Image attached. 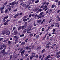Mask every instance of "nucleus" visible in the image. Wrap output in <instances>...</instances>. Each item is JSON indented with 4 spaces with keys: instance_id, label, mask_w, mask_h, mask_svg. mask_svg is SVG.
Instances as JSON below:
<instances>
[{
    "instance_id": "obj_52",
    "label": "nucleus",
    "mask_w": 60,
    "mask_h": 60,
    "mask_svg": "<svg viewBox=\"0 0 60 60\" xmlns=\"http://www.w3.org/2000/svg\"><path fill=\"white\" fill-rule=\"evenodd\" d=\"M28 40V38H27L26 39V40L25 41V42H26L27 41V40Z\"/></svg>"
},
{
    "instance_id": "obj_10",
    "label": "nucleus",
    "mask_w": 60,
    "mask_h": 60,
    "mask_svg": "<svg viewBox=\"0 0 60 60\" xmlns=\"http://www.w3.org/2000/svg\"><path fill=\"white\" fill-rule=\"evenodd\" d=\"M8 17H9V16H8L5 17H4L3 19V20H4L5 19H8Z\"/></svg>"
},
{
    "instance_id": "obj_59",
    "label": "nucleus",
    "mask_w": 60,
    "mask_h": 60,
    "mask_svg": "<svg viewBox=\"0 0 60 60\" xmlns=\"http://www.w3.org/2000/svg\"><path fill=\"white\" fill-rule=\"evenodd\" d=\"M7 40H5L3 41V42H6V41H7Z\"/></svg>"
},
{
    "instance_id": "obj_13",
    "label": "nucleus",
    "mask_w": 60,
    "mask_h": 60,
    "mask_svg": "<svg viewBox=\"0 0 60 60\" xmlns=\"http://www.w3.org/2000/svg\"><path fill=\"white\" fill-rule=\"evenodd\" d=\"M41 21H42V20L40 19L38 20L37 21V22H38V23H40Z\"/></svg>"
},
{
    "instance_id": "obj_33",
    "label": "nucleus",
    "mask_w": 60,
    "mask_h": 60,
    "mask_svg": "<svg viewBox=\"0 0 60 60\" xmlns=\"http://www.w3.org/2000/svg\"><path fill=\"white\" fill-rule=\"evenodd\" d=\"M33 56H30V60H31V59H33Z\"/></svg>"
},
{
    "instance_id": "obj_50",
    "label": "nucleus",
    "mask_w": 60,
    "mask_h": 60,
    "mask_svg": "<svg viewBox=\"0 0 60 60\" xmlns=\"http://www.w3.org/2000/svg\"><path fill=\"white\" fill-rule=\"evenodd\" d=\"M24 34H22L20 35V37H24Z\"/></svg>"
},
{
    "instance_id": "obj_9",
    "label": "nucleus",
    "mask_w": 60,
    "mask_h": 60,
    "mask_svg": "<svg viewBox=\"0 0 60 60\" xmlns=\"http://www.w3.org/2000/svg\"><path fill=\"white\" fill-rule=\"evenodd\" d=\"M32 56L34 58L35 57V53H33L32 54Z\"/></svg>"
},
{
    "instance_id": "obj_58",
    "label": "nucleus",
    "mask_w": 60,
    "mask_h": 60,
    "mask_svg": "<svg viewBox=\"0 0 60 60\" xmlns=\"http://www.w3.org/2000/svg\"><path fill=\"white\" fill-rule=\"evenodd\" d=\"M13 30H15V29H16V27L15 26H14L13 28Z\"/></svg>"
},
{
    "instance_id": "obj_5",
    "label": "nucleus",
    "mask_w": 60,
    "mask_h": 60,
    "mask_svg": "<svg viewBox=\"0 0 60 60\" xmlns=\"http://www.w3.org/2000/svg\"><path fill=\"white\" fill-rule=\"evenodd\" d=\"M5 49H6V48H4L2 51L1 52H1V54H2V53H4L5 52Z\"/></svg>"
},
{
    "instance_id": "obj_7",
    "label": "nucleus",
    "mask_w": 60,
    "mask_h": 60,
    "mask_svg": "<svg viewBox=\"0 0 60 60\" xmlns=\"http://www.w3.org/2000/svg\"><path fill=\"white\" fill-rule=\"evenodd\" d=\"M5 7V6H4V5H3V6L1 7V8H0V11H1V10H3L4 9Z\"/></svg>"
},
{
    "instance_id": "obj_41",
    "label": "nucleus",
    "mask_w": 60,
    "mask_h": 60,
    "mask_svg": "<svg viewBox=\"0 0 60 60\" xmlns=\"http://www.w3.org/2000/svg\"><path fill=\"white\" fill-rule=\"evenodd\" d=\"M26 4H23L22 5V6H23V7H26Z\"/></svg>"
},
{
    "instance_id": "obj_2",
    "label": "nucleus",
    "mask_w": 60,
    "mask_h": 60,
    "mask_svg": "<svg viewBox=\"0 0 60 60\" xmlns=\"http://www.w3.org/2000/svg\"><path fill=\"white\" fill-rule=\"evenodd\" d=\"M25 52V50H23L21 52V56H23V55L24 54Z\"/></svg>"
},
{
    "instance_id": "obj_30",
    "label": "nucleus",
    "mask_w": 60,
    "mask_h": 60,
    "mask_svg": "<svg viewBox=\"0 0 60 60\" xmlns=\"http://www.w3.org/2000/svg\"><path fill=\"white\" fill-rule=\"evenodd\" d=\"M42 56V55H39V56L38 57L39 58H41V57Z\"/></svg>"
},
{
    "instance_id": "obj_32",
    "label": "nucleus",
    "mask_w": 60,
    "mask_h": 60,
    "mask_svg": "<svg viewBox=\"0 0 60 60\" xmlns=\"http://www.w3.org/2000/svg\"><path fill=\"white\" fill-rule=\"evenodd\" d=\"M33 25L34 26H36V24H35V22H34L33 23Z\"/></svg>"
},
{
    "instance_id": "obj_61",
    "label": "nucleus",
    "mask_w": 60,
    "mask_h": 60,
    "mask_svg": "<svg viewBox=\"0 0 60 60\" xmlns=\"http://www.w3.org/2000/svg\"><path fill=\"white\" fill-rule=\"evenodd\" d=\"M3 39V38H0V42L1 41V40H2Z\"/></svg>"
},
{
    "instance_id": "obj_46",
    "label": "nucleus",
    "mask_w": 60,
    "mask_h": 60,
    "mask_svg": "<svg viewBox=\"0 0 60 60\" xmlns=\"http://www.w3.org/2000/svg\"><path fill=\"white\" fill-rule=\"evenodd\" d=\"M37 15L36 14L35 15L34 17V18H35V19H36V17H37Z\"/></svg>"
},
{
    "instance_id": "obj_51",
    "label": "nucleus",
    "mask_w": 60,
    "mask_h": 60,
    "mask_svg": "<svg viewBox=\"0 0 60 60\" xmlns=\"http://www.w3.org/2000/svg\"><path fill=\"white\" fill-rule=\"evenodd\" d=\"M49 35H48V36H47L46 39H49Z\"/></svg>"
},
{
    "instance_id": "obj_34",
    "label": "nucleus",
    "mask_w": 60,
    "mask_h": 60,
    "mask_svg": "<svg viewBox=\"0 0 60 60\" xmlns=\"http://www.w3.org/2000/svg\"><path fill=\"white\" fill-rule=\"evenodd\" d=\"M60 11V9H58V10H57V13H59V12Z\"/></svg>"
},
{
    "instance_id": "obj_48",
    "label": "nucleus",
    "mask_w": 60,
    "mask_h": 60,
    "mask_svg": "<svg viewBox=\"0 0 60 60\" xmlns=\"http://www.w3.org/2000/svg\"><path fill=\"white\" fill-rule=\"evenodd\" d=\"M39 10V11H40V12L41 11H42V9L41 8Z\"/></svg>"
},
{
    "instance_id": "obj_63",
    "label": "nucleus",
    "mask_w": 60,
    "mask_h": 60,
    "mask_svg": "<svg viewBox=\"0 0 60 60\" xmlns=\"http://www.w3.org/2000/svg\"><path fill=\"white\" fill-rule=\"evenodd\" d=\"M49 47V45H48V46H46V48H48Z\"/></svg>"
},
{
    "instance_id": "obj_64",
    "label": "nucleus",
    "mask_w": 60,
    "mask_h": 60,
    "mask_svg": "<svg viewBox=\"0 0 60 60\" xmlns=\"http://www.w3.org/2000/svg\"><path fill=\"white\" fill-rule=\"evenodd\" d=\"M58 21H60V17L59 18H58Z\"/></svg>"
},
{
    "instance_id": "obj_62",
    "label": "nucleus",
    "mask_w": 60,
    "mask_h": 60,
    "mask_svg": "<svg viewBox=\"0 0 60 60\" xmlns=\"http://www.w3.org/2000/svg\"><path fill=\"white\" fill-rule=\"evenodd\" d=\"M38 55H36V58H38Z\"/></svg>"
},
{
    "instance_id": "obj_18",
    "label": "nucleus",
    "mask_w": 60,
    "mask_h": 60,
    "mask_svg": "<svg viewBox=\"0 0 60 60\" xmlns=\"http://www.w3.org/2000/svg\"><path fill=\"white\" fill-rule=\"evenodd\" d=\"M47 8V6H46V5H45L44 7L43 8V10H45L46 8Z\"/></svg>"
},
{
    "instance_id": "obj_15",
    "label": "nucleus",
    "mask_w": 60,
    "mask_h": 60,
    "mask_svg": "<svg viewBox=\"0 0 60 60\" xmlns=\"http://www.w3.org/2000/svg\"><path fill=\"white\" fill-rule=\"evenodd\" d=\"M8 9L7 8L5 10V13H7V12H8Z\"/></svg>"
},
{
    "instance_id": "obj_24",
    "label": "nucleus",
    "mask_w": 60,
    "mask_h": 60,
    "mask_svg": "<svg viewBox=\"0 0 60 60\" xmlns=\"http://www.w3.org/2000/svg\"><path fill=\"white\" fill-rule=\"evenodd\" d=\"M59 54H60V51H59V52H56V55H59Z\"/></svg>"
},
{
    "instance_id": "obj_16",
    "label": "nucleus",
    "mask_w": 60,
    "mask_h": 60,
    "mask_svg": "<svg viewBox=\"0 0 60 60\" xmlns=\"http://www.w3.org/2000/svg\"><path fill=\"white\" fill-rule=\"evenodd\" d=\"M8 3V1H6V2L3 5L4 6L5 5H6V4H7Z\"/></svg>"
},
{
    "instance_id": "obj_19",
    "label": "nucleus",
    "mask_w": 60,
    "mask_h": 60,
    "mask_svg": "<svg viewBox=\"0 0 60 60\" xmlns=\"http://www.w3.org/2000/svg\"><path fill=\"white\" fill-rule=\"evenodd\" d=\"M57 25H58V23H55L54 25L55 27H56L57 26Z\"/></svg>"
},
{
    "instance_id": "obj_14",
    "label": "nucleus",
    "mask_w": 60,
    "mask_h": 60,
    "mask_svg": "<svg viewBox=\"0 0 60 60\" xmlns=\"http://www.w3.org/2000/svg\"><path fill=\"white\" fill-rule=\"evenodd\" d=\"M45 49H44L41 52L42 53H44V52H45Z\"/></svg>"
},
{
    "instance_id": "obj_25",
    "label": "nucleus",
    "mask_w": 60,
    "mask_h": 60,
    "mask_svg": "<svg viewBox=\"0 0 60 60\" xmlns=\"http://www.w3.org/2000/svg\"><path fill=\"white\" fill-rule=\"evenodd\" d=\"M3 49V48L2 47V45H0V50L2 49Z\"/></svg>"
},
{
    "instance_id": "obj_45",
    "label": "nucleus",
    "mask_w": 60,
    "mask_h": 60,
    "mask_svg": "<svg viewBox=\"0 0 60 60\" xmlns=\"http://www.w3.org/2000/svg\"><path fill=\"white\" fill-rule=\"evenodd\" d=\"M8 10L9 11H8V12L9 11H10L11 10V8H8Z\"/></svg>"
},
{
    "instance_id": "obj_38",
    "label": "nucleus",
    "mask_w": 60,
    "mask_h": 60,
    "mask_svg": "<svg viewBox=\"0 0 60 60\" xmlns=\"http://www.w3.org/2000/svg\"><path fill=\"white\" fill-rule=\"evenodd\" d=\"M49 12L50 13H52V9H50V10L49 11Z\"/></svg>"
},
{
    "instance_id": "obj_43",
    "label": "nucleus",
    "mask_w": 60,
    "mask_h": 60,
    "mask_svg": "<svg viewBox=\"0 0 60 60\" xmlns=\"http://www.w3.org/2000/svg\"><path fill=\"white\" fill-rule=\"evenodd\" d=\"M1 13H4V10H1Z\"/></svg>"
},
{
    "instance_id": "obj_3",
    "label": "nucleus",
    "mask_w": 60,
    "mask_h": 60,
    "mask_svg": "<svg viewBox=\"0 0 60 60\" xmlns=\"http://www.w3.org/2000/svg\"><path fill=\"white\" fill-rule=\"evenodd\" d=\"M10 33H11L10 31L8 30L6 33V35H9V34H10Z\"/></svg>"
},
{
    "instance_id": "obj_8",
    "label": "nucleus",
    "mask_w": 60,
    "mask_h": 60,
    "mask_svg": "<svg viewBox=\"0 0 60 60\" xmlns=\"http://www.w3.org/2000/svg\"><path fill=\"white\" fill-rule=\"evenodd\" d=\"M6 31L5 30H4L2 32V34L3 35H4L5 34V33H6Z\"/></svg>"
},
{
    "instance_id": "obj_36",
    "label": "nucleus",
    "mask_w": 60,
    "mask_h": 60,
    "mask_svg": "<svg viewBox=\"0 0 60 60\" xmlns=\"http://www.w3.org/2000/svg\"><path fill=\"white\" fill-rule=\"evenodd\" d=\"M58 5L59 6H60V0L59 2L58 3Z\"/></svg>"
},
{
    "instance_id": "obj_22",
    "label": "nucleus",
    "mask_w": 60,
    "mask_h": 60,
    "mask_svg": "<svg viewBox=\"0 0 60 60\" xmlns=\"http://www.w3.org/2000/svg\"><path fill=\"white\" fill-rule=\"evenodd\" d=\"M2 46V48H3V47L4 48H5V47L6 46H5V44H3Z\"/></svg>"
},
{
    "instance_id": "obj_1",
    "label": "nucleus",
    "mask_w": 60,
    "mask_h": 60,
    "mask_svg": "<svg viewBox=\"0 0 60 60\" xmlns=\"http://www.w3.org/2000/svg\"><path fill=\"white\" fill-rule=\"evenodd\" d=\"M19 4V2L17 1V2L16 1L15 2L14 1L12 3H9V4L7 5V6H10L11 5H15V4L17 5L18 4Z\"/></svg>"
},
{
    "instance_id": "obj_37",
    "label": "nucleus",
    "mask_w": 60,
    "mask_h": 60,
    "mask_svg": "<svg viewBox=\"0 0 60 60\" xmlns=\"http://www.w3.org/2000/svg\"><path fill=\"white\" fill-rule=\"evenodd\" d=\"M46 57H47V58L48 59H49V58H50V55H49Z\"/></svg>"
},
{
    "instance_id": "obj_27",
    "label": "nucleus",
    "mask_w": 60,
    "mask_h": 60,
    "mask_svg": "<svg viewBox=\"0 0 60 60\" xmlns=\"http://www.w3.org/2000/svg\"><path fill=\"white\" fill-rule=\"evenodd\" d=\"M8 22H5L4 23V25H8Z\"/></svg>"
},
{
    "instance_id": "obj_55",
    "label": "nucleus",
    "mask_w": 60,
    "mask_h": 60,
    "mask_svg": "<svg viewBox=\"0 0 60 60\" xmlns=\"http://www.w3.org/2000/svg\"><path fill=\"white\" fill-rule=\"evenodd\" d=\"M44 14V13L43 12H42L40 14V15H42V14Z\"/></svg>"
},
{
    "instance_id": "obj_39",
    "label": "nucleus",
    "mask_w": 60,
    "mask_h": 60,
    "mask_svg": "<svg viewBox=\"0 0 60 60\" xmlns=\"http://www.w3.org/2000/svg\"><path fill=\"white\" fill-rule=\"evenodd\" d=\"M17 37H18V36H15L14 37V39H16V38H17Z\"/></svg>"
},
{
    "instance_id": "obj_23",
    "label": "nucleus",
    "mask_w": 60,
    "mask_h": 60,
    "mask_svg": "<svg viewBox=\"0 0 60 60\" xmlns=\"http://www.w3.org/2000/svg\"><path fill=\"white\" fill-rule=\"evenodd\" d=\"M27 19H23V21H24V22H25L26 21H27Z\"/></svg>"
},
{
    "instance_id": "obj_21",
    "label": "nucleus",
    "mask_w": 60,
    "mask_h": 60,
    "mask_svg": "<svg viewBox=\"0 0 60 60\" xmlns=\"http://www.w3.org/2000/svg\"><path fill=\"white\" fill-rule=\"evenodd\" d=\"M13 56L12 55H11L10 56V57L9 60H11V58H12V57Z\"/></svg>"
},
{
    "instance_id": "obj_53",
    "label": "nucleus",
    "mask_w": 60,
    "mask_h": 60,
    "mask_svg": "<svg viewBox=\"0 0 60 60\" xmlns=\"http://www.w3.org/2000/svg\"><path fill=\"white\" fill-rule=\"evenodd\" d=\"M55 1L56 3H58L59 2V0H55Z\"/></svg>"
},
{
    "instance_id": "obj_60",
    "label": "nucleus",
    "mask_w": 60,
    "mask_h": 60,
    "mask_svg": "<svg viewBox=\"0 0 60 60\" xmlns=\"http://www.w3.org/2000/svg\"><path fill=\"white\" fill-rule=\"evenodd\" d=\"M13 58H14V59L15 60V59H16V58H17V57L15 56H14L13 57Z\"/></svg>"
},
{
    "instance_id": "obj_26",
    "label": "nucleus",
    "mask_w": 60,
    "mask_h": 60,
    "mask_svg": "<svg viewBox=\"0 0 60 60\" xmlns=\"http://www.w3.org/2000/svg\"><path fill=\"white\" fill-rule=\"evenodd\" d=\"M19 13H18L17 14H16L15 15V17H17V16H19Z\"/></svg>"
},
{
    "instance_id": "obj_56",
    "label": "nucleus",
    "mask_w": 60,
    "mask_h": 60,
    "mask_svg": "<svg viewBox=\"0 0 60 60\" xmlns=\"http://www.w3.org/2000/svg\"><path fill=\"white\" fill-rule=\"evenodd\" d=\"M56 30L55 29H53L52 30V32H55Z\"/></svg>"
},
{
    "instance_id": "obj_4",
    "label": "nucleus",
    "mask_w": 60,
    "mask_h": 60,
    "mask_svg": "<svg viewBox=\"0 0 60 60\" xmlns=\"http://www.w3.org/2000/svg\"><path fill=\"white\" fill-rule=\"evenodd\" d=\"M18 34V31L17 30H15L14 32V35H16Z\"/></svg>"
},
{
    "instance_id": "obj_47",
    "label": "nucleus",
    "mask_w": 60,
    "mask_h": 60,
    "mask_svg": "<svg viewBox=\"0 0 60 60\" xmlns=\"http://www.w3.org/2000/svg\"><path fill=\"white\" fill-rule=\"evenodd\" d=\"M49 4V3H48V2L47 3L46 2V4H45V5H48Z\"/></svg>"
},
{
    "instance_id": "obj_17",
    "label": "nucleus",
    "mask_w": 60,
    "mask_h": 60,
    "mask_svg": "<svg viewBox=\"0 0 60 60\" xmlns=\"http://www.w3.org/2000/svg\"><path fill=\"white\" fill-rule=\"evenodd\" d=\"M25 42H23L21 43V45H24L25 44Z\"/></svg>"
},
{
    "instance_id": "obj_20",
    "label": "nucleus",
    "mask_w": 60,
    "mask_h": 60,
    "mask_svg": "<svg viewBox=\"0 0 60 60\" xmlns=\"http://www.w3.org/2000/svg\"><path fill=\"white\" fill-rule=\"evenodd\" d=\"M27 33H28L29 34H30V33H31V32H30V30H27Z\"/></svg>"
},
{
    "instance_id": "obj_28",
    "label": "nucleus",
    "mask_w": 60,
    "mask_h": 60,
    "mask_svg": "<svg viewBox=\"0 0 60 60\" xmlns=\"http://www.w3.org/2000/svg\"><path fill=\"white\" fill-rule=\"evenodd\" d=\"M38 2H39V0H38L36 1L35 2V3H36V4H37V3H38Z\"/></svg>"
},
{
    "instance_id": "obj_31",
    "label": "nucleus",
    "mask_w": 60,
    "mask_h": 60,
    "mask_svg": "<svg viewBox=\"0 0 60 60\" xmlns=\"http://www.w3.org/2000/svg\"><path fill=\"white\" fill-rule=\"evenodd\" d=\"M18 30H19L21 29V26L18 27Z\"/></svg>"
},
{
    "instance_id": "obj_54",
    "label": "nucleus",
    "mask_w": 60,
    "mask_h": 60,
    "mask_svg": "<svg viewBox=\"0 0 60 60\" xmlns=\"http://www.w3.org/2000/svg\"><path fill=\"white\" fill-rule=\"evenodd\" d=\"M42 31H45V29L44 28H42V29L41 30Z\"/></svg>"
},
{
    "instance_id": "obj_12",
    "label": "nucleus",
    "mask_w": 60,
    "mask_h": 60,
    "mask_svg": "<svg viewBox=\"0 0 60 60\" xmlns=\"http://www.w3.org/2000/svg\"><path fill=\"white\" fill-rule=\"evenodd\" d=\"M18 41H18V39H16L15 42V44L17 43L18 42Z\"/></svg>"
},
{
    "instance_id": "obj_6",
    "label": "nucleus",
    "mask_w": 60,
    "mask_h": 60,
    "mask_svg": "<svg viewBox=\"0 0 60 60\" xmlns=\"http://www.w3.org/2000/svg\"><path fill=\"white\" fill-rule=\"evenodd\" d=\"M54 7H55V8H56V6L55 5L53 4L52 6V9H53V8H54Z\"/></svg>"
},
{
    "instance_id": "obj_44",
    "label": "nucleus",
    "mask_w": 60,
    "mask_h": 60,
    "mask_svg": "<svg viewBox=\"0 0 60 60\" xmlns=\"http://www.w3.org/2000/svg\"><path fill=\"white\" fill-rule=\"evenodd\" d=\"M39 35H38L36 37V39H38V38H39Z\"/></svg>"
},
{
    "instance_id": "obj_49",
    "label": "nucleus",
    "mask_w": 60,
    "mask_h": 60,
    "mask_svg": "<svg viewBox=\"0 0 60 60\" xmlns=\"http://www.w3.org/2000/svg\"><path fill=\"white\" fill-rule=\"evenodd\" d=\"M45 4H46V1H45V2L43 3V5H45Z\"/></svg>"
},
{
    "instance_id": "obj_11",
    "label": "nucleus",
    "mask_w": 60,
    "mask_h": 60,
    "mask_svg": "<svg viewBox=\"0 0 60 60\" xmlns=\"http://www.w3.org/2000/svg\"><path fill=\"white\" fill-rule=\"evenodd\" d=\"M21 29L22 30H23L25 28V27L24 26H21Z\"/></svg>"
},
{
    "instance_id": "obj_35",
    "label": "nucleus",
    "mask_w": 60,
    "mask_h": 60,
    "mask_svg": "<svg viewBox=\"0 0 60 60\" xmlns=\"http://www.w3.org/2000/svg\"><path fill=\"white\" fill-rule=\"evenodd\" d=\"M52 34H56V32H53L52 33Z\"/></svg>"
},
{
    "instance_id": "obj_57",
    "label": "nucleus",
    "mask_w": 60,
    "mask_h": 60,
    "mask_svg": "<svg viewBox=\"0 0 60 60\" xmlns=\"http://www.w3.org/2000/svg\"><path fill=\"white\" fill-rule=\"evenodd\" d=\"M33 34H30V36H31V37H32L33 36Z\"/></svg>"
},
{
    "instance_id": "obj_42",
    "label": "nucleus",
    "mask_w": 60,
    "mask_h": 60,
    "mask_svg": "<svg viewBox=\"0 0 60 60\" xmlns=\"http://www.w3.org/2000/svg\"><path fill=\"white\" fill-rule=\"evenodd\" d=\"M28 6H29V5H27V6H26H26L25 8V9H26V8H28Z\"/></svg>"
},
{
    "instance_id": "obj_40",
    "label": "nucleus",
    "mask_w": 60,
    "mask_h": 60,
    "mask_svg": "<svg viewBox=\"0 0 60 60\" xmlns=\"http://www.w3.org/2000/svg\"><path fill=\"white\" fill-rule=\"evenodd\" d=\"M56 18H57V19H59V18H60V17H59V15H58L56 16Z\"/></svg>"
},
{
    "instance_id": "obj_29",
    "label": "nucleus",
    "mask_w": 60,
    "mask_h": 60,
    "mask_svg": "<svg viewBox=\"0 0 60 60\" xmlns=\"http://www.w3.org/2000/svg\"><path fill=\"white\" fill-rule=\"evenodd\" d=\"M51 34V33H49L48 35V36L50 37V36H52V35Z\"/></svg>"
}]
</instances>
